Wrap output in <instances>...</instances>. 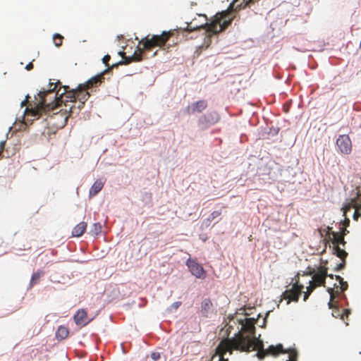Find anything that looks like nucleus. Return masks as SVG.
<instances>
[{
    "instance_id": "obj_1",
    "label": "nucleus",
    "mask_w": 361,
    "mask_h": 361,
    "mask_svg": "<svg viewBox=\"0 0 361 361\" xmlns=\"http://www.w3.org/2000/svg\"><path fill=\"white\" fill-rule=\"evenodd\" d=\"M59 84V81L55 84L50 83L49 90L40 91L35 97L34 106L26 107L25 115L38 118L43 112L54 110L56 107L63 105L64 109H61L59 113L55 114L56 116H62L63 117V121L61 124V126L63 127L70 116L73 114L79 113L90 94L87 92L88 89L85 88L82 84L72 90L68 86L60 87L55 92Z\"/></svg>"
},
{
    "instance_id": "obj_2",
    "label": "nucleus",
    "mask_w": 361,
    "mask_h": 361,
    "mask_svg": "<svg viewBox=\"0 0 361 361\" xmlns=\"http://www.w3.org/2000/svg\"><path fill=\"white\" fill-rule=\"evenodd\" d=\"M173 35V30L164 31L161 35H153L151 37L147 35L142 38L138 43L137 51L131 56H126L125 52L119 51L118 54L122 56L123 61L118 64H129L132 62H139L142 60V54L145 51H151L155 47H161L165 45L166 42Z\"/></svg>"
},
{
    "instance_id": "obj_3",
    "label": "nucleus",
    "mask_w": 361,
    "mask_h": 361,
    "mask_svg": "<svg viewBox=\"0 0 361 361\" xmlns=\"http://www.w3.org/2000/svg\"><path fill=\"white\" fill-rule=\"evenodd\" d=\"M247 345H248L247 339L242 333L238 332L233 338L223 339L216 347V353L220 357L219 361H228V359L224 357L226 353L231 355L234 350L247 352Z\"/></svg>"
},
{
    "instance_id": "obj_4",
    "label": "nucleus",
    "mask_w": 361,
    "mask_h": 361,
    "mask_svg": "<svg viewBox=\"0 0 361 361\" xmlns=\"http://www.w3.org/2000/svg\"><path fill=\"white\" fill-rule=\"evenodd\" d=\"M247 339V352L252 350H257V355L259 359H263L268 355L276 356L280 353H288V360H290V353H295L296 354V361H298V353L295 350H284L282 344L276 345H270L267 349H264L263 342L255 337L252 338L250 336H245ZM288 361V360H286Z\"/></svg>"
},
{
    "instance_id": "obj_5",
    "label": "nucleus",
    "mask_w": 361,
    "mask_h": 361,
    "mask_svg": "<svg viewBox=\"0 0 361 361\" xmlns=\"http://www.w3.org/2000/svg\"><path fill=\"white\" fill-rule=\"evenodd\" d=\"M232 19H219L213 21L209 24L206 23L207 29L206 32L208 37H211L212 35L217 34L224 30H225L231 23Z\"/></svg>"
},
{
    "instance_id": "obj_6",
    "label": "nucleus",
    "mask_w": 361,
    "mask_h": 361,
    "mask_svg": "<svg viewBox=\"0 0 361 361\" xmlns=\"http://www.w3.org/2000/svg\"><path fill=\"white\" fill-rule=\"evenodd\" d=\"M303 288V285H299L298 283H295L290 289L283 292L282 296L284 299L288 300V304L290 301L298 302Z\"/></svg>"
},
{
    "instance_id": "obj_7",
    "label": "nucleus",
    "mask_w": 361,
    "mask_h": 361,
    "mask_svg": "<svg viewBox=\"0 0 361 361\" xmlns=\"http://www.w3.org/2000/svg\"><path fill=\"white\" fill-rule=\"evenodd\" d=\"M191 274L197 279H204L206 278V271L204 269L202 266L197 262L196 260L189 258L186 262Z\"/></svg>"
},
{
    "instance_id": "obj_8",
    "label": "nucleus",
    "mask_w": 361,
    "mask_h": 361,
    "mask_svg": "<svg viewBox=\"0 0 361 361\" xmlns=\"http://www.w3.org/2000/svg\"><path fill=\"white\" fill-rule=\"evenodd\" d=\"M336 145L342 154H348L352 150V143L348 135H341L336 140Z\"/></svg>"
},
{
    "instance_id": "obj_9",
    "label": "nucleus",
    "mask_w": 361,
    "mask_h": 361,
    "mask_svg": "<svg viewBox=\"0 0 361 361\" xmlns=\"http://www.w3.org/2000/svg\"><path fill=\"white\" fill-rule=\"evenodd\" d=\"M327 276V269L326 267H321L319 269V271L313 275L312 280L310 281V283L315 286V288L320 286H324L325 280Z\"/></svg>"
},
{
    "instance_id": "obj_10",
    "label": "nucleus",
    "mask_w": 361,
    "mask_h": 361,
    "mask_svg": "<svg viewBox=\"0 0 361 361\" xmlns=\"http://www.w3.org/2000/svg\"><path fill=\"white\" fill-rule=\"evenodd\" d=\"M219 120L218 116L212 114H207L201 116L198 119V125L202 128H207L216 123Z\"/></svg>"
},
{
    "instance_id": "obj_11",
    "label": "nucleus",
    "mask_w": 361,
    "mask_h": 361,
    "mask_svg": "<svg viewBox=\"0 0 361 361\" xmlns=\"http://www.w3.org/2000/svg\"><path fill=\"white\" fill-rule=\"evenodd\" d=\"M207 107V102L206 100H199L195 102L186 108L188 114H194L195 113H201Z\"/></svg>"
},
{
    "instance_id": "obj_12",
    "label": "nucleus",
    "mask_w": 361,
    "mask_h": 361,
    "mask_svg": "<svg viewBox=\"0 0 361 361\" xmlns=\"http://www.w3.org/2000/svg\"><path fill=\"white\" fill-rule=\"evenodd\" d=\"M109 69H110V68L109 67L108 69L104 71L100 74L91 78L85 83L82 84L84 85L85 88H87L89 90L93 87H97L98 85H99L104 80V74Z\"/></svg>"
},
{
    "instance_id": "obj_13",
    "label": "nucleus",
    "mask_w": 361,
    "mask_h": 361,
    "mask_svg": "<svg viewBox=\"0 0 361 361\" xmlns=\"http://www.w3.org/2000/svg\"><path fill=\"white\" fill-rule=\"evenodd\" d=\"M87 317V312L84 309H80L74 315L73 319L76 324L85 325L87 324V322H86Z\"/></svg>"
},
{
    "instance_id": "obj_14",
    "label": "nucleus",
    "mask_w": 361,
    "mask_h": 361,
    "mask_svg": "<svg viewBox=\"0 0 361 361\" xmlns=\"http://www.w3.org/2000/svg\"><path fill=\"white\" fill-rule=\"evenodd\" d=\"M255 322L252 318H247L245 322L242 324V330L250 333L251 335L255 334Z\"/></svg>"
},
{
    "instance_id": "obj_15",
    "label": "nucleus",
    "mask_w": 361,
    "mask_h": 361,
    "mask_svg": "<svg viewBox=\"0 0 361 361\" xmlns=\"http://www.w3.org/2000/svg\"><path fill=\"white\" fill-rule=\"evenodd\" d=\"M87 224L84 221H82L77 224L72 231V236L73 237H80L86 231Z\"/></svg>"
},
{
    "instance_id": "obj_16",
    "label": "nucleus",
    "mask_w": 361,
    "mask_h": 361,
    "mask_svg": "<svg viewBox=\"0 0 361 361\" xmlns=\"http://www.w3.org/2000/svg\"><path fill=\"white\" fill-rule=\"evenodd\" d=\"M69 335V329L65 326H59L56 332V338L58 340L66 339Z\"/></svg>"
},
{
    "instance_id": "obj_17",
    "label": "nucleus",
    "mask_w": 361,
    "mask_h": 361,
    "mask_svg": "<svg viewBox=\"0 0 361 361\" xmlns=\"http://www.w3.org/2000/svg\"><path fill=\"white\" fill-rule=\"evenodd\" d=\"M104 182L101 179L97 180L90 190V195H96L103 188Z\"/></svg>"
},
{
    "instance_id": "obj_18",
    "label": "nucleus",
    "mask_w": 361,
    "mask_h": 361,
    "mask_svg": "<svg viewBox=\"0 0 361 361\" xmlns=\"http://www.w3.org/2000/svg\"><path fill=\"white\" fill-rule=\"evenodd\" d=\"M331 235L334 246H339L340 245L345 246L346 242L345 241L343 236L339 235V233L337 232H332Z\"/></svg>"
},
{
    "instance_id": "obj_19",
    "label": "nucleus",
    "mask_w": 361,
    "mask_h": 361,
    "mask_svg": "<svg viewBox=\"0 0 361 361\" xmlns=\"http://www.w3.org/2000/svg\"><path fill=\"white\" fill-rule=\"evenodd\" d=\"M204 24L198 25L195 23V20H192L190 23H186V26L182 29L185 31L192 32L200 30L204 27Z\"/></svg>"
},
{
    "instance_id": "obj_20",
    "label": "nucleus",
    "mask_w": 361,
    "mask_h": 361,
    "mask_svg": "<svg viewBox=\"0 0 361 361\" xmlns=\"http://www.w3.org/2000/svg\"><path fill=\"white\" fill-rule=\"evenodd\" d=\"M212 307L213 304L212 301L209 299L206 298L202 302L201 311L203 314H207L212 309Z\"/></svg>"
},
{
    "instance_id": "obj_21",
    "label": "nucleus",
    "mask_w": 361,
    "mask_h": 361,
    "mask_svg": "<svg viewBox=\"0 0 361 361\" xmlns=\"http://www.w3.org/2000/svg\"><path fill=\"white\" fill-rule=\"evenodd\" d=\"M333 253L338 257L341 258L343 261H345V259L348 256V253L343 249H341L339 246L337 245L334 246Z\"/></svg>"
},
{
    "instance_id": "obj_22",
    "label": "nucleus",
    "mask_w": 361,
    "mask_h": 361,
    "mask_svg": "<svg viewBox=\"0 0 361 361\" xmlns=\"http://www.w3.org/2000/svg\"><path fill=\"white\" fill-rule=\"evenodd\" d=\"M327 292L330 295V302H329V308H332L334 300L336 295H338L339 294V291L338 290H334V289L332 288H328Z\"/></svg>"
},
{
    "instance_id": "obj_23",
    "label": "nucleus",
    "mask_w": 361,
    "mask_h": 361,
    "mask_svg": "<svg viewBox=\"0 0 361 361\" xmlns=\"http://www.w3.org/2000/svg\"><path fill=\"white\" fill-rule=\"evenodd\" d=\"M102 225L100 223H94L90 230L92 235H97L102 232Z\"/></svg>"
},
{
    "instance_id": "obj_24",
    "label": "nucleus",
    "mask_w": 361,
    "mask_h": 361,
    "mask_svg": "<svg viewBox=\"0 0 361 361\" xmlns=\"http://www.w3.org/2000/svg\"><path fill=\"white\" fill-rule=\"evenodd\" d=\"M336 280L338 281L340 284V290L341 291H345L347 290L348 285L346 281H343V279L340 276H336Z\"/></svg>"
},
{
    "instance_id": "obj_25",
    "label": "nucleus",
    "mask_w": 361,
    "mask_h": 361,
    "mask_svg": "<svg viewBox=\"0 0 361 361\" xmlns=\"http://www.w3.org/2000/svg\"><path fill=\"white\" fill-rule=\"evenodd\" d=\"M63 40V37L60 34H54L53 36V42L56 47H59L61 46Z\"/></svg>"
},
{
    "instance_id": "obj_26",
    "label": "nucleus",
    "mask_w": 361,
    "mask_h": 361,
    "mask_svg": "<svg viewBox=\"0 0 361 361\" xmlns=\"http://www.w3.org/2000/svg\"><path fill=\"white\" fill-rule=\"evenodd\" d=\"M43 275L42 271H37L32 274L30 284L33 286L34 284L37 283L40 277Z\"/></svg>"
},
{
    "instance_id": "obj_27",
    "label": "nucleus",
    "mask_w": 361,
    "mask_h": 361,
    "mask_svg": "<svg viewBox=\"0 0 361 361\" xmlns=\"http://www.w3.org/2000/svg\"><path fill=\"white\" fill-rule=\"evenodd\" d=\"M315 286H313L310 283V286L307 288V291L305 293L304 295V301H306L310 296V295L312 293V292L315 289Z\"/></svg>"
},
{
    "instance_id": "obj_28",
    "label": "nucleus",
    "mask_w": 361,
    "mask_h": 361,
    "mask_svg": "<svg viewBox=\"0 0 361 361\" xmlns=\"http://www.w3.org/2000/svg\"><path fill=\"white\" fill-rule=\"evenodd\" d=\"M221 214V211H214L208 217L207 221H212L216 218L219 217Z\"/></svg>"
},
{
    "instance_id": "obj_29",
    "label": "nucleus",
    "mask_w": 361,
    "mask_h": 361,
    "mask_svg": "<svg viewBox=\"0 0 361 361\" xmlns=\"http://www.w3.org/2000/svg\"><path fill=\"white\" fill-rule=\"evenodd\" d=\"M182 302L180 301L173 302L169 308L168 310L169 312H174L178 310V308L181 305Z\"/></svg>"
},
{
    "instance_id": "obj_30",
    "label": "nucleus",
    "mask_w": 361,
    "mask_h": 361,
    "mask_svg": "<svg viewBox=\"0 0 361 361\" xmlns=\"http://www.w3.org/2000/svg\"><path fill=\"white\" fill-rule=\"evenodd\" d=\"M110 59L111 56L109 54H106L103 57L102 61L106 66H109V61H110Z\"/></svg>"
},
{
    "instance_id": "obj_31",
    "label": "nucleus",
    "mask_w": 361,
    "mask_h": 361,
    "mask_svg": "<svg viewBox=\"0 0 361 361\" xmlns=\"http://www.w3.org/2000/svg\"><path fill=\"white\" fill-rule=\"evenodd\" d=\"M355 204L354 205H352L350 204H348L347 205H345L344 207H343V215H345L347 212L350 211V209L353 207H354Z\"/></svg>"
},
{
    "instance_id": "obj_32",
    "label": "nucleus",
    "mask_w": 361,
    "mask_h": 361,
    "mask_svg": "<svg viewBox=\"0 0 361 361\" xmlns=\"http://www.w3.org/2000/svg\"><path fill=\"white\" fill-rule=\"evenodd\" d=\"M259 0H243L245 2V6H250V4H254L257 2Z\"/></svg>"
},
{
    "instance_id": "obj_33",
    "label": "nucleus",
    "mask_w": 361,
    "mask_h": 361,
    "mask_svg": "<svg viewBox=\"0 0 361 361\" xmlns=\"http://www.w3.org/2000/svg\"><path fill=\"white\" fill-rule=\"evenodd\" d=\"M29 98H30L29 95H27L26 98L23 101L21 102L20 106L22 107L27 105V104L29 102V101H28Z\"/></svg>"
},
{
    "instance_id": "obj_34",
    "label": "nucleus",
    "mask_w": 361,
    "mask_h": 361,
    "mask_svg": "<svg viewBox=\"0 0 361 361\" xmlns=\"http://www.w3.org/2000/svg\"><path fill=\"white\" fill-rule=\"evenodd\" d=\"M359 209H357V208H355V211L354 214H353V219H354L355 220H357L358 216H360V214H359V212H358V210H359Z\"/></svg>"
},
{
    "instance_id": "obj_35",
    "label": "nucleus",
    "mask_w": 361,
    "mask_h": 361,
    "mask_svg": "<svg viewBox=\"0 0 361 361\" xmlns=\"http://www.w3.org/2000/svg\"><path fill=\"white\" fill-rule=\"evenodd\" d=\"M348 233V231L346 228H343L342 231L338 233L339 235L345 236Z\"/></svg>"
},
{
    "instance_id": "obj_36",
    "label": "nucleus",
    "mask_w": 361,
    "mask_h": 361,
    "mask_svg": "<svg viewBox=\"0 0 361 361\" xmlns=\"http://www.w3.org/2000/svg\"><path fill=\"white\" fill-rule=\"evenodd\" d=\"M288 361H296V354L295 353H290V360Z\"/></svg>"
},
{
    "instance_id": "obj_37",
    "label": "nucleus",
    "mask_w": 361,
    "mask_h": 361,
    "mask_svg": "<svg viewBox=\"0 0 361 361\" xmlns=\"http://www.w3.org/2000/svg\"><path fill=\"white\" fill-rule=\"evenodd\" d=\"M33 68V64L32 62H30L27 66H25V69L27 71H30Z\"/></svg>"
},
{
    "instance_id": "obj_38",
    "label": "nucleus",
    "mask_w": 361,
    "mask_h": 361,
    "mask_svg": "<svg viewBox=\"0 0 361 361\" xmlns=\"http://www.w3.org/2000/svg\"><path fill=\"white\" fill-rule=\"evenodd\" d=\"M349 314H350L349 310H343V313L341 315V318L343 319L344 316L348 317Z\"/></svg>"
},
{
    "instance_id": "obj_39",
    "label": "nucleus",
    "mask_w": 361,
    "mask_h": 361,
    "mask_svg": "<svg viewBox=\"0 0 361 361\" xmlns=\"http://www.w3.org/2000/svg\"><path fill=\"white\" fill-rule=\"evenodd\" d=\"M358 200H359V202L356 203L355 204L354 207L357 208V209H361V197H359Z\"/></svg>"
},
{
    "instance_id": "obj_40",
    "label": "nucleus",
    "mask_w": 361,
    "mask_h": 361,
    "mask_svg": "<svg viewBox=\"0 0 361 361\" xmlns=\"http://www.w3.org/2000/svg\"><path fill=\"white\" fill-rule=\"evenodd\" d=\"M344 266H345V262L343 261V263H341V264H339L337 266V267H336V270H340V269H343V268L344 267Z\"/></svg>"
},
{
    "instance_id": "obj_41",
    "label": "nucleus",
    "mask_w": 361,
    "mask_h": 361,
    "mask_svg": "<svg viewBox=\"0 0 361 361\" xmlns=\"http://www.w3.org/2000/svg\"><path fill=\"white\" fill-rule=\"evenodd\" d=\"M345 224H346L347 225H348V224H349V222H350V220H349L348 219H346L345 220Z\"/></svg>"
},
{
    "instance_id": "obj_42",
    "label": "nucleus",
    "mask_w": 361,
    "mask_h": 361,
    "mask_svg": "<svg viewBox=\"0 0 361 361\" xmlns=\"http://www.w3.org/2000/svg\"><path fill=\"white\" fill-rule=\"evenodd\" d=\"M157 51H156L154 53L153 56H155V55H157Z\"/></svg>"
},
{
    "instance_id": "obj_43",
    "label": "nucleus",
    "mask_w": 361,
    "mask_h": 361,
    "mask_svg": "<svg viewBox=\"0 0 361 361\" xmlns=\"http://www.w3.org/2000/svg\"><path fill=\"white\" fill-rule=\"evenodd\" d=\"M329 276L330 278L333 279V275H332V274L329 275Z\"/></svg>"
},
{
    "instance_id": "obj_44",
    "label": "nucleus",
    "mask_w": 361,
    "mask_h": 361,
    "mask_svg": "<svg viewBox=\"0 0 361 361\" xmlns=\"http://www.w3.org/2000/svg\"><path fill=\"white\" fill-rule=\"evenodd\" d=\"M117 64H115V65H112L111 68L116 66Z\"/></svg>"
}]
</instances>
